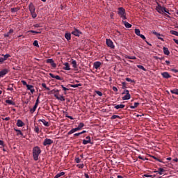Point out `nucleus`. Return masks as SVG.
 <instances>
[{
    "label": "nucleus",
    "mask_w": 178,
    "mask_h": 178,
    "mask_svg": "<svg viewBox=\"0 0 178 178\" xmlns=\"http://www.w3.org/2000/svg\"><path fill=\"white\" fill-rule=\"evenodd\" d=\"M170 92L172 94H175L176 95H178V89L175 88V89L171 90Z\"/></svg>",
    "instance_id": "obj_30"
},
{
    "label": "nucleus",
    "mask_w": 178,
    "mask_h": 178,
    "mask_svg": "<svg viewBox=\"0 0 178 178\" xmlns=\"http://www.w3.org/2000/svg\"><path fill=\"white\" fill-rule=\"evenodd\" d=\"M65 37L67 41H70L72 39V35L70 33H65Z\"/></svg>",
    "instance_id": "obj_23"
},
{
    "label": "nucleus",
    "mask_w": 178,
    "mask_h": 178,
    "mask_svg": "<svg viewBox=\"0 0 178 178\" xmlns=\"http://www.w3.org/2000/svg\"><path fill=\"white\" fill-rule=\"evenodd\" d=\"M73 133H76V131H74V129H72L67 134L69 136H70V134H73Z\"/></svg>",
    "instance_id": "obj_43"
},
{
    "label": "nucleus",
    "mask_w": 178,
    "mask_h": 178,
    "mask_svg": "<svg viewBox=\"0 0 178 178\" xmlns=\"http://www.w3.org/2000/svg\"><path fill=\"white\" fill-rule=\"evenodd\" d=\"M63 65L65 66L63 67L64 70H70V65H69V63H65Z\"/></svg>",
    "instance_id": "obj_19"
},
{
    "label": "nucleus",
    "mask_w": 178,
    "mask_h": 178,
    "mask_svg": "<svg viewBox=\"0 0 178 178\" xmlns=\"http://www.w3.org/2000/svg\"><path fill=\"white\" fill-rule=\"evenodd\" d=\"M79 169H83L84 168V164H80V165H78Z\"/></svg>",
    "instance_id": "obj_58"
},
{
    "label": "nucleus",
    "mask_w": 178,
    "mask_h": 178,
    "mask_svg": "<svg viewBox=\"0 0 178 178\" xmlns=\"http://www.w3.org/2000/svg\"><path fill=\"white\" fill-rule=\"evenodd\" d=\"M2 120H6V121L10 120V118L7 117V118H2Z\"/></svg>",
    "instance_id": "obj_57"
},
{
    "label": "nucleus",
    "mask_w": 178,
    "mask_h": 178,
    "mask_svg": "<svg viewBox=\"0 0 178 178\" xmlns=\"http://www.w3.org/2000/svg\"><path fill=\"white\" fill-rule=\"evenodd\" d=\"M113 90L115 91V92H117V91H118V88H116V86H113Z\"/></svg>",
    "instance_id": "obj_60"
},
{
    "label": "nucleus",
    "mask_w": 178,
    "mask_h": 178,
    "mask_svg": "<svg viewBox=\"0 0 178 178\" xmlns=\"http://www.w3.org/2000/svg\"><path fill=\"white\" fill-rule=\"evenodd\" d=\"M101 66V62L99 61H96L93 64V67L95 69H98Z\"/></svg>",
    "instance_id": "obj_13"
},
{
    "label": "nucleus",
    "mask_w": 178,
    "mask_h": 178,
    "mask_svg": "<svg viewBox=\"0 0 178 178\" xmlns=\"http://www.w3.org/2000/svg\"><path fill=\"white\" fill-rule=\"evenodd\" d=\"M139 37H140V38H142V40H144V41H145V36L144 35L140 34V35Z\"/></svg>",
    "instance_id": "obj_55"
},
{
    "label": "nucleus",
    "mask_w": 178,
    "mask_h": 178,
    "mask_svg": "<svg viewBox=\"0 0 178 178\" xmlns=\"http://www.w3.org/2000/svg\"><path fill=\"white\" fill-rule=\"evenodd\" d=\"M39 122H42L44 126H46L47 127H49V122H47V120L42 119V120H39Z\"/></svg>",
    "instance_id": "obj_16"
},
{
    "label": "nucleus",
    "mask_w": 178,
    "mask_h": 178,
    "mask_svg": "<svg viewBox=\"0 0 178 178\" xmlns=\"http://www.w3.org/2000/svg\"><path fill=\"white\" fill-rule=\"evenodd\" d=\"M72 65L74 69H77V61H76L75 60H72Z\"/></svg>",
    "instance_id": "obj_24"
},
{
    "label": "nucleus",
    "mask_w": 178,
    "mask_h": 178,
    "mask_svg": "<svg viewBox=\"0 0 178 178\" xmlns=\"http://www.w3.org/2000/svg\"><path fill=\"white\" fill-rule=\"evenodd\" d=\"M28 33H33V34H41V31H29Z\"/></svg>",
    "instance_id": "obj_34"
},
{
    "label": "nucleus",
    "mask_w": 178,
    "mask_h": 178,
    "mask_svg": "<svg viewBox=\"0 0 178 178\" xmlns=\"http://www.w3.org/2000/svg\"><path fill=\"white\" fill-rule=\"evenodd\" d=\"M6 103L8 104V105H15V102L10 99L6 100Z\"/></svg>",
    "instance_id": "obj_29"
},
{
    "label": "nucleus",
    "mask_w": 178,
    "mask_h": 178,
    "mask_svg": "<svg viewBox=\"0 0 178 178\" xmlns=\"http://www.w3.org/2000/svg\"><path fill=\"white\" fill-rule=\"evenodd\" d=\"M61 88H63V91H69V88H67L66 87H64L63 85H61Z\"/></svg>",
    "instance_id": "obj_47"
},
{
    "label": "nucleus",
    "mask_w": 178,
    "mask_h": 178,
    "mask_svg": "<svg viewBox=\"0 0 178 178\" xmlns=\"http://www.w3.org/2000/svg\"><path fill=\"white\" fill-rule=\"evenodd\" d=\"M42 87H43V88H45L46 90H47V91H49V88L47 87V84L45 83H42Z\"/></svg>",
    "instance_id": "obj_42"
},
{
    "label": "nucleus",
    "mask_w": 178,
    "mask_h": 178,
    "mask_svg": "<svg viewBox=\"0 0 178 178\" xmlns=\"http://www.w3.org/2000/svg\"><path fill=\"white\" fill-rule=\"evenodd\" d=\"M33 158L34 161H38L40 154H41V148L38 146H35L33 148Z\"/></svg>",
    "instance_id": "obj_1"
},
{
    "label": "nucleus",
    "mask_w": 178,
    "mask_h": 178,
    "mask_svg": "<svg viewBox=\"0 0 178 178\" xmlns=\"http://www.w3.org/2000/svg\"><path fill=\"white\" fill-rule=\"evenodd\" d=\"M9 35H10V34L9 33V32L6 33L4 34V37H9Z\"/></svg>",
    "instance_id": "obj_63"
},
{
    "label": "nucleus",
    "mask_w": 178,
    "mask_h": 178,
    "mask_svg": "<svg viewBox=\"0 0 178 178\" xmlns=\"http://www.w3.org/2000/svg\"><path fill=\"white\" fill-rule=\"evenodd\" d=\"M140 29H135V34L138 35V37L141 35Z\"/></svg>",
    "instance_id": "obj_35"
},
{
    "label": "nucleus",
    "mask_w": 178,
    "mask_h": 178,
    "mask_svg": "<svg viewBox=\"0 0 178 178\" xmlns=\"http://www.w3.org/2000/svg\"><path fill=\"white\" fill-rule=\"evenodd\" d=\"M122 23H123L124 26H125V27L127 29H131V24H129V22H127L126 21H122Z\"/></svg>",
    "instance_id": "obj_17"
},
{
    "label": "nucleus",
    "mask_w": 178,
    "mask_h": 178,
    "mask_svg": "<svg viewBox=\"0 0 178 178\" xmlns=\"http://www.w3.org/2000/svg\"><path fill=\"white\" fill-rule=\"evenodd\" d=\"M126 81H129L130 83H134V80H131V79L130 78H126Z\"/></svg>",
    "instance_id": "obj_49"
},
{
    "label": "nucleus",
    "mask_w": 178,
    "mask_h": 178,
    "mask_svg": "<svg viewBox=\"0 0 178 178\" xmlns=\"http://www.w3.org/2000/svg\"><path fill=\"white\" fill-rule=\"evenodd\" d=\"M127 59H133V60L137 59V58L134 56H127Z\"/></svg>",
    "instance_id": "obj_45"
},
{
    "label": "nucleus",
    "mask_w": 178,
    "mask_h": 178,
    "mask_svg": "<svg viewBox=\"0 0 178 178\" xmlns=\"http://www.w3.org/2000/svg\"><path fill=\"white\" fill-rule=\"evenodd\" d=\"M83 145H87V144H91V142L88 140L83 139Z\"/></svg>",
    "instance_id": "obj_33"
},
{
    "label": "nucleus",
    "mask_w": 178,
    "mask_h": 178,
    "mask_svg": "<svg viewBox=\"0 0 178 178\" xmlns=\"http://www.w3.org/2000/svg\"><path fill=\"white\" fill-rule=\"evenodd\" d=\"M29 10L31 13L35 12V8L34 7V4H33L32 3L29 4Z\"/></svg>",
    "instance_id": "obj_18"
},
{
    "label": "nucleus",
    "mask_w": 178,
    "mask_h": 178,
    "mask_svg": "<svg viewBox=\"0 0 178 178\" xmlns=\"http://www.w3.org/2000/svg\"><path fill=\"white\" fill-rule=\"evenodd\" d=\"M170 33L172 34V35H176L177 37H178V32L176 31L171 30L170 31Z\"/></svg>",
    "instance_id": "obj_31"
},
{
    "label": "nucleus",
    "mask_w": 178,
    "mask_h": 178,
    "mask_svg": "<svg viewBox=\"0 0 178 178\" xmlns=\"http://www.w3.org/2000/svg\"><path fill=\"white\" fill-rule=\"evenodd\" d=\"M31 15L33 19H35V17H37V13H35V11L31 12Z\"/></svg>",
    "instance_id": "obj_38"
},
{
    "label": "nucleus",
    "mask_w": 178,
    "mask_h": 178,
    "mask_svg": "<svg viewBox=\"0 0 178 178\" xmlns=\"http://www.w3.org/2000/svg\"><path fill=\"white\" fill-rule=\"evenodd\" d=\"M70 87H72V88H77V87H81V83L70 85Z\"/></svg>",
    "instance_id": "obj_32"
},
{
    "label": "nucleus",
    "mask_w": 178,
    "mask_h": 178,
    "mask_svg": "<svg viewBox=\"0 0 178 178\" xmlns=\"http://www.w3.org/2000/svg\"><path fill=\"white\" fill-rule=\"evenodd\" d=\"M7 90H8V91H13V88L9 87V88H7Z\"/></svg>",
    "instance_id": "obj_62"
},
{
    "label": "nucleus",
    "mask_w": 178,
    "mask_h": 178,
    "mask_svg": "<svg viewBox=\"0 0 178 178\" xmlns=\"http://www.w3.org/2000/svg\"><path fill=\"white\" fill-rule=\"evenodd\" d=\"M163 172H165V170L163 168H159L157 171H154V173H159L160 175H163Z\"/></svg>",
    "instance_id": "obj_22"
},
{
    "label": "nucleus",
    "mask_w": 178,
    "mask_h": 178,
    "mask_svg": "<svg viewBox=\"0 0 178 178\" xmlns=\"http://www.w3.org/2000/svg\"><path fill=\"white\" fill-rule=\"evenodd\" d=\"M111 119H112V120L120 119V116L116 115H112Z\"/></svg>",
    "instance_id": "obj_41"
},
{
    "label": "nucleus",
    "mask_w": 178,
    "mask_h": 178,
    "mask_svg": "<svg viewBox=\"0 0 178 178\" xmlns=\"http://www.w3.org/2000/svg\"><path fill=\"white\" fill-rule=\"evenodd\" d=\"M124 96L122 97V101H127L131 98V95H130V93L129 92V90H124L122 92V95H124Z\"/></svg>",
    "instance_id": "obj_3"
},
{
    "label": "nucleus",
    "mask_w": 178,
    "mask_h": 178,
    "mask_svg": "<svg viewBox=\"0 0 178 178\" xmlns=\"http://www.w3.org/2000/svg\"><path fill=\"white\" fill-rule=\"evenodd\" d=\"M106 45L108 46L110 48H115V45H113V42L111 40V39L106 40Z\"/></svg>",
    "instance_id": "obj_6"
},
{
    "label": "nucleus",
    "mask_w": 178,
    "mask_h": 178,
    "mask_svg": "<svg viewBox=\"0 0 178 178\" xmlns=\"http://www.w3.org/2000/svg\"><path fill=\"white\" fill-rule=\"evenodd\" d=\"M153 34L156 35V37H159V35H161V34L158 33V32H153Z\"/></svg>",
    "instance_id": "obj_61"
},
{
    "label": "nucleus",
    "mask_w": 178,
    "mask_h": 178,
    "mask_svg": "<svg viewBox=\"0 0 178 178\" xmlns=\"http://www.w3.org/2000/svg\"><path fill=\"white\" fill-rule=\"evenodd\" d=\"M38 106H37V105H34V106L33 107V108H31L30 109V113H34L35 112V109H37V107H38Z\"/></svg>",
    "instance_id": "obj_27"
},
{
    "label": "nucleus",
    "mask_w": 178,
    "mask_h": 178,
    "mask_svg": "<svg viewBox=\"0 0 178 178\" xmlns=\"http://www.w3.org/2000/svg\"><path fill=\"white\" fill-rule=\"evenodd\" d=\"M54 141L51 139L46 138L44 142H43V145L47 146V145H51Z\"/></svg>",
    "instance_id": "obj_7"
},
{
    "label": "nucleus",
    "mask_w": 178,
    "mask_h": 178,
    "mask_svg": "<svg viewBox=\"0 0 178 178\" xmlns=\"http://www.w3.org/2000/svg\"><path fill=\"white\" fill-rule=\"evenodd\" d=\"M5 58H4V57H3V58H0V63H3V62H5Z\"/></svg>",
    "instance_id": "obj_52"
},
{
    "label": "nucleus",
    "mask_w": 178,
    "mask_h": 178,
    "mask_svg": "<svg viewBox=\"0 0 178 178\" xmlns=\"http://www.w3.org/2000/svg\"><path fill=\"white\" fill-rule=\"evenodd\" d=\"M26 88L29 91H31V94H34L35 92V90L34 89V86L32 85H26Z\"/></svg>",
    "instance_id": "obj_9"
},
{
    "label": "nucleus",
    "mask_w": 178,
    "mask_h": 178,
    "mask_svg": "<svg viewBox=\"0 0 178 178\" xmlns=\"http://www.w3.org/2000/svg\"><path fill=\"white\" fill-rule=\"evenodd\" d=\"M49 76L51 77V79H56V80H62L60 76L58 75H54V74L49 73Z\"/></svg>",
    "instance_id": "obj_11"
},
{
    "label": "nucleus",
    "mask_w": 178,
    "mask_h": 178,
    "mask_svg": "<svg viewBox=\"0 0 178 178\" xmlns=\"http://www.w3.org/2000/svg\"><path fill=\"white\" fill-rule=\"evenodd\" d=\"M15 131H17V136H21V137H24V134H23V132L22 131H20V129H15Z\"/></svg>",
    "instance_id": "obj_20"
},
{
    "label": "nucleus",
    "mask_w": 178,
    "mask_h": 178,
    "mask_svg": "<svg viewBox=\"0 0 178 178\" xmlns=\"http://www.w3.org/2000/svg\"><path fill=\"white\" fill-rule=\"evenodd\" d=\"M171 72H172L173 73H178V70L176 69H171Z\"/></svg>",
    "instance_id": "obj_56"
},
{
    "label": "nucleus",
    "mask_w": 178,
    "mask_h": 178,
    "mask_svg": "<svg viewBox=\"0 0 178 178\" xmlns=\"http://www.w3.org/2000/svg\"><path fill=\"white\" fill-rule=\"evenodd\" d=\"M118 13L122 20H126V19H127L126 17V10L123 7L118 8Z\"/></svg>",
    "instance_id": "obj_2"
},
{
    "label": "nucleus",
    "mask_w": 178,
    "mask_h": 178,
    "mask_svg": "<svg viewBox=\"0 0 178 178\" xmlns=\"http://www.w3.org/2000/svg\"><path fill=\"white\" fill-rule=\"evenodd\" d=\"M47 63H50L52 66V67H56V64L52 58H49L47 60Z\"/></svg>",
    "instance_id": "obj_10"
},
{
    "label": "nucleus",
    "mask_w": 178,
    "mask_h": 178,
    "mask_svg": "<svg viewBox=\"0 0 178 178\" xmlns=\"http://www.w3.org/2000/svg\"><path fill=\"white\" fill-rule=\"evenodd\" d=\"M72 34H73V35H75L76 37H79L81 34L80 31L75 29L74 31L72 32Z\"/></svg>",
    "instance_id": "obj_14"
},
{
    "label": "nucleus",
    "mask_w": 178,
    "mask_h": 178,
    "mask_svg": "<svg viewBox=\"0 0 178 178\" xmlns=\"http://www.w3.org/2000/svg\"><path fill=\"white\" fill-rule=\"evenodd\" d=\"M24 124V122H23L22 120H17V127H23Z\"/></svg>",
    "instance_id": "obj_12"
},
{
    "label": "nucleus",
    "mask_w": 178,
    "mask_h": 178,
    "mask_svg": "<svg viewBox=\"0 0 178 178\" xmlns=\"http://www.w3.org/2000/svg\"><path fill=\"white\" fill-rule=\"evenodd\" d=\"M173 41H175V44L178 45V40L177 39H173Z\"/></svg>",
    "instance_id": "obj_64"
},
{
    "label": "nucleus",
    "mask_w": 178,
    "mask_h": 178,
    "mask_svg": "<svg viewBox=\"0 0 178 178\" xmlns=\"http://www.w3.org/2000/svg\"><path fill=\"white\" fill-rule=\"evenodd\" d=\"M75 162H76V163H80V162H81L80 159H79V158H76V159H75Z\"/></svg>",
    "instance_id": "obj_54"
},
{
    "label": "nucleus",
    "mask_w": 178,
    "mask_h": 178,
    "mask_svg": "<svg viewBox=\"0 0 178 178\" xmlns=\"http://www.w3.org/2000/svg\"><path fill=\"white\" fill-rule=\"evenodd\" d=\"M140 105V103L138 102H135L134 106H130L131 109H136L137 106Z\"/></svg>",
    "instance_id": "obj_26"
},
{
    "label": "nucleus",
    "mask_w": 178,
    "mask_h": 178,
    "mask_svg": "<svg viewBox=\"0 0 178 178\" xmlns=\"http://www.w3.org/2000/svg\"><path fill=\"white\" fill-rule=\"evenodd\" d=\"M96 94H97V95H99V97H102V93L101 92V91L99 90H95Z\"/></svg>",
    "instance_id": "obj_46"
},
{
    "label": "nucleus",
    "mask_w": 178,
    "mask_h": 178,
    "mask_svg": "<svg viewBox=\"0 0 178 178\" xmlns=\"http://www.w3.org/2000/svg\"><path fill=\"white\" fill-rule=\"evenodd\" d=\"M137 67H138V69H141L142 70H143V72H147V70L143 65H137Z\"/></svg>",
    "instance_id": "obj_36"
},
{
    "label": "nucleus",
    "mask_w": 178,
    "mask_h": 178,
    "mask_svg": "<svg viewBox=\"0 0 178 178\" xmlns=\"http://www.w3.org/2000/svg\"><path fill=\"white\" fill-rule=\"evenodd\" d=\"M4 57V59H5V60H6V59L8 58H9V56H10V55H9V54H6V55H4L3 56Z\"/></svg>",
    "instance_id": "obj_53"
},
{
    "label": "nucleus",
    "mask_w": 178,
    "mask_h": 178,
    "mask_svg": "<svg viewBox=\"0 0 178 178\" xmlns=\"http://www.w3.org/2000/svg\"><path fill=\"white\" fill-rule=\"evenodd\" d=\"M83 127H84V123L80 122L79 124V126H78V128H79L80 130H81V129H83Z\"/></svg>",
    "instance_id": "obj_40"
},
{
    "label": "nucleus",
    "mask_w": 178,
    "mask_h": 178,
    "mask_svg": "<svg viewBox=\"0 0 178 178\" xmlns=\"http://www.w3.org/2000/svg\"><path fill=\"white\" fill-rule=\"evenodd\" d=\"M9 73V69H3L1 71H0V79L1 77H3L4 76H6Z\"/></svg>",
    "instance_id": "obj_5"
},
{
    "label": "nucleus",
    "mask_w": 178,
    "mask_h": 178,
    "mask_svg": "<svg viewBox=\"0 0 178 178\" xmlns=\"http://www.w3.org/2000/svg\"><path fill=\"white\" fill-rule=\"evenodd\" d=\"M40 97H38V99H36L35 104V105H36L37 106H38V104H40Z\"/></svg>",
    "instance_id": "obj_51"
},
{
    "label": "nucleus",
    "mask_w": 178,
    "mask_h": 178,
    "mask_svg": "<svg viewBox=\"0 0 178 178\" xmlns=\"http://www.w3.org/2000/svg\"><path fill=\"white\" fill-rule=\"evenodd\" d=\"M18 10H19V8H11V12L13 13H15V12H17Z\"/></svg>",
    "instance_id": "obj_44"
},
{
    "label": "nucleus",
    "mask_w": 178,
    "mask_h": 178,
    "mask_svg": "<svg viewBox=\"0 0 178 178\" xmlns=\"http://www.w3.org/2000/svg\"><path fill=\"white\" fill-rule=\"evenodd\" d=\"M65 175V172H61L60 173H58L55 177L54 178H59L61 176H64Z\"/></svg>",
    "instance_id": "obj_28"
},
{
    "label": "nucleus",
    "mask_w": 178,
    "mask_h": 178,
    "mask_svg": "<svg viewBox=\"0 0 178 178\" xmlns=\"http://www.w3.org/2000/svg\"><path fill=\"white\" fill-rule=\"evenodd\" d=\"M161 76H163L164 79H170V74H169L168 72H163Z\"/></svg>",
    "instance_id": "obj_15"
},
{
    "label": "nucleus",
    "mask_w": 178,
    "mask_h": 178,
    "mask_svg": "<svg viewBox=\"0 0 178 178\" xmlns=\"http://www.w3.org/2000/svg\"><path fill=\"white\" fill-rule=\"evenodd\" d=\"M34 131L38 134V133H40V128L37 126H35Z\"/></svg>",
    "instance_id": "obj_39"
},
{
    "label": "nucleus",
    "mask_w": 178,
    "mask_h": 178,
    "mask_svg": "<svg viewBox=\"0 0 178 178\" xmlns=\"http://www.w3.org/2000/svg\"><path fill=\"white\" fill-rule=\"evenodd\" d=\"M124 104H118L115 106V109H123L124 108Z\"/></svg>",
    "instance_id": "obj_21"
},
{
    "label": "nucleus",
    "mask_w": 178,
    "mask_h": 178,
    "mask_svg": "<svg viewBox=\"0 0 178 178\" xmlns=\"http://www.w3.org/2000/svg\"><path fill=\"white\" fill-rule=\"evenodd\" d=\"M0 145H1V147H3L5 145V143H3V140H0Z\"/></svg>",
    "instance_id": "obj_59"
},
{
    "label": "nucleus",
    "mask_w": 178,
    "mask_h": 178,
    "mask_svg": "<svg viewBox=\"0 0 178 178\" xmlns=\"http://www.w3.org/2000/svg\"><path fill=\"white\" fill-rule=\"evenodd\" d=\"M156 10H157V12H158L159 13H161V14L165 13H165H169L166 10V8L162 7V6H161L160 5H159V6L156 8Z\"/></svg>",
    "instance_id": "obj_4"
},
{
    "label": "nucleus",
    "mask_w": 178,
    "mask_h": 178,
    "mask_svg": "<svg viewBox=\"0 0 178 178\" xmlns=\"http://www.w3.org/2000/svg\"><path fill=\"white\" fill-rule=\"evenodd\" d=\"M33 27H35V29H38V27H41V25H40V24H35L33 25Z\"/></svg>",
    "instance_id": "obj_50"
},
{
    "label": "nucleus",
    "mask_w": 178,
    "mask_h": 178,
    "mask_svg": "<svg viewBox=\"0 0 178 178\" xmlns=\"http://www.w3.org/2000/svg\"><path fill=\"white\" fill-rule=\"evenodd\" d=\"M163 52L165 55H169L170 52L169 51V49L168 47H163Z\"/></svg>",
    "instance_id": "obj_25"
},
{
    "label": "nucleus",
    "mask_w": 178,
    "mask_h": 178,
    "mask_svg": "<svg viewBox=\"0 0 178 178\" xmlns=\"http://www.w3.org/2000/svg\"><path fill=\"white\" fill-rule=\"evenodd\" d=\"M21 83H22L23 86H26V87L29 86V84H27V82H26V81L24 80L21 81Z\"/></svg>",
    "instance_id": "obj_48"
},
{
    "label": "nucleus",
    "mask_w": 178,
    "mask_h": 178,
    "mask_svg": "<svg viewBox=\"0 0 178 178\" xmlns=\"http://www.w3.org/2000/svg\"><path fill=\"white\" fill-rule=\"evenodd\" d=\"M54 97L59 101H65V97L63 95H59V93H55Z\"/></svg>",
    "instance_id": "obj_8"
},
{
    "label": "nucleus",
    "mask_w": 178,
    "mask_h": 178,
    "mask_svg": "<svg viewBox=\"0 0 178 178\" xmlns=\"http://www.w3.org/2000/svg\"><path fill=\"white\" fill-rule=\"evenodd\" d=\"M33 44L34 45V47H37L38 48H40V44H38V40H35L33 42Z\"/></svg>",
    "instance_id": "obj_37"
}]
</instances>
